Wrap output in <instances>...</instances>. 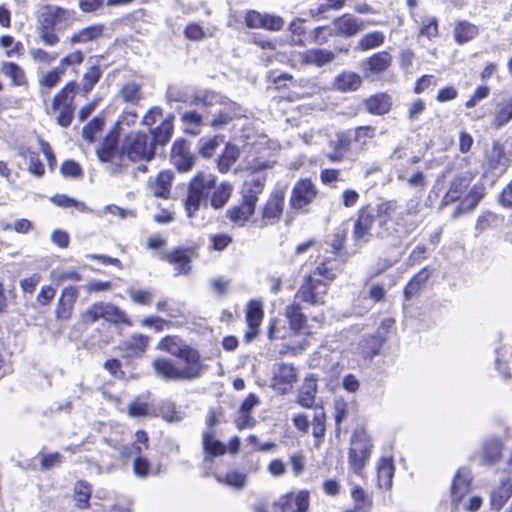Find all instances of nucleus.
Wrapping results in <instances>:
<instances>
[{
  "mask_svg": "<svg viewBox=\"0 0 512 512\" xmlns=\"http://www.w3.org/2000/svg\"><path fill=\"white\" fill-rule=\"evenodd\" d=\"M478 34V29L475 25L468 22H460L454 29L455 40L462 44L470 41Z\"/></svg>",
  "mask_w": 512,
  "mask_h": 512,
  "instance_id": "obj_48",
  "label": "nucleus"
},
{
  "mask_svg": "<svg viewBox=\"0 0 512 512\" xmlns=\"http://www.w3.org/2000/svg\"><path fill=\"white\" fill-rule=\"evenodd\" d=\"M179 360L183 381L199 379L208 370V365L204 363L200 353L192 347L186 350Z\"/></svg>",
  "mask_w": 512,
  "mask_h": 512,
  "instance_id": "obj_9",
  "label": "nucleus"
},
{
  "mask_svg": "<svg viewBox=\"0 0 512 512\" xmlns=\"http://www.w3.org/2000/svg\"><path fill=\"white\" fill-rule=\"evenodd\" d=\"M362 83L360 75L355 72L346 71L338 75L334 80V87L342 92L355 91Z\"/></svg>",
  "mask_w": 512,
  "mask_h": 512,
  "instance_id": "obj_33",
  "label": "nucleus"
},
{
  "mask_svg": "<svg viewBox=\"0 0 512 512\" xmlns=\"http://www.w3.org/2000/svg\"><path fill=\"white\" fill-rule=\"evenodd\" d=\"M351 498L356 509L360 512H370L373 506V498L362 487L354 485L351 490Z\"/></svg>",
  "mask_w": 512,
  "mask_h": 512,
  "instance_id": "obj_42",
  "label": "nucleus"
},
{
  "mask_svg": "<svg viewBox=\"0 0 512 512\" xmlns=\"http://www.w3.org/2000/svg\"><path fill=\"white\" fill-rule=\"evenodd\" d=\"M84 61V54L80 50H75L68 55L61 58L59 65L57 66L59 69H62V72L65 74L68 67L79 66Z\"/></svg>",
  "mask_w": 512,
  "mask_h": 512,
  "instance_id": "obj_59",
  "label": "nucleus"
},
{
  "mask_svg": "<svg viewBox=\"0 0 512 512\" xmlns=\"http://www.w3.org/2000/svg\"><path fill=\"white\" fill-rule=\"evenodd\" d=\"M239 151L234 145L227 144L219 158L218 166L221 172L227 171L237 161Z\"/></svg>",
  "mask_w": 512,
  "mask_h": 512,
  "instance_id": "obj_55",
  "label": "nucleus"
},
{
  "mask_svg": "<svg viewBox=\"0 0 512 512\" xmlns=\"http://www.w3.org/2000/svg\"><path fill=\"white\" fill-rule=\"evenodd\" d=\"M256 204L243 199L242 202L227 211L228 218L236 225L243 226L254 214Z\"/></svg>",
  "mask_w": 512,
  "mask_h": 512,
  "instance_id": "obj_25",
  "label": "nucleus"
},
{
  "mask_svg": "<svg viewBox=\"0 0 512 512\" xmlns=\"http://www.w3.org/2000/svg\"><path fill=\"white\" fill-rule=\"evenodd\" d=\"M483 189L481 187L473 186L468 195L461 201L460 205L453 213V217L459 216L462 212H469L473 210L483 197Z\"/></svg>",
  "mask_w": 512,
  "mask_h": 512,
  "instance_id": "obj_38",
  "label": "nucleus"
},
{
  "mask_svg": "<svg viewBox=\"0 0 512 512\" xmlns=\"http://www.w3.org/2000/svg\"><path fill=\"white\" fill-rule=\"evenodd\" d=\"M391 64V56L387 52H380L371 56L366 65L369 70L375 73L385 71Z\"/></svg>",
  "mask_w": 512,
  "mask_h": 512,
  "instance_id": "obj_50",
  "label": "nucleus"
},
{
  "mask_svg": "<svg viewBox=\"0 0 512 512\" xmlns=\"http://www.w3.org/2000/svg\"><path fill=\"white\" fill-rule=\"evenodd\" d=\"M371 449V440L365 433L353 434L349 449V467L355 474L362 475V471L370 458Z\"/></svg>",
  "mask_w": 512,
  "mask_h": 512,
  "instance_id": "obj_7",
  "label": "nucleus"
},
{
  "mask_svg": "<svg viewBox=\"0 0 512 512\" xmlns=\"http://www.w3.org/2000/svg\"><path fill=\"white\" fill-rule=\"evenodd\" d=\"M470 180L463 176H456L450 183L449 189L442 199V205L451 204L460 199L463 192L469 186Z\"/></svg>",
  "mask_w": 512,
  "mask_h": 512,
  "instance_id": "obj_31",
  "label": "nucleus"
},
{
  "mask_svg": "<svg viewBox=\"0 0 512 512\" xmlns=\"http://www.w3.org/2000/svg\"><path fill=\"white\" fill-rule=\"evenodd\" d=\"M66 14L67 11L61 7L44 5L40 8L37 16V26L54 28L57 24L62 22Z\"/></svg>",
  "mask_w": 512,
  "mask_h": 512,
  "instance_id": "obj_20",
  "label": "nucleus"
},
{
  "mask_svg": "<svg viewBox=\"0 0 512 512\" xmlns=\"http://www.w3.org/2000/svg\"><path fill=\"white\" fill-rule=\"evenodd\" d=\"M120 96L125 102L137 104L141 99L140 86L134 82L127 83L120 90Z\"/></svg>",
  "mask_w": 512,
  "mask_h": 512,
  "instance_id": "obj_57",
  "label": "nucleus"
},
{
  "mask_svg": "<svg viewBox=\"0 0 512 512\" xmlns=\"http://www.w3.org/2000/svg\"><path fill=\"white\" fill-rule=\"evenodd\" d=\"M471 485V475L467 469H459L453 479L451 487L452 502L457 505L462 498L469 492Z\"/></svg>",
  "mask_w": 512,
  "mask_h": 512,
  "instance_id": "obj_22",
  "label": "nucleus"
},
{
  "mask_svg": "<svg viewBox=\"0 0 512 512\" xmlns=\"http://www.w3.org/2000/svg\"><path fill=\"white\" fill-rule=\"evenodd\" d=\"M102 76V71L99 66H91L87 69V71L83 74L81 79V89L87 94L89 93L93 87L98 83Z\"/></svg>",
  "mask_w": 512,
  "mask_h": 512,
  "instance_id": "obj_51",
  "label": "nucleus"
},
{
  "mask_svg": "<svg viewBox=\"0 0 512 512\" xmlns=\"http://www.w3.org/2000/svg\"><path fill=\"white\" fill-rule=\"evenodd\" d=\"M104 25L94 24L80 29L70 37L71 44H85L95 41L102 37L104 32Z\"/></svg>",
  "mask_w": 512,
  "mask_h": 512,
  "instance_id": "obj_28",
  "label": "nucleus"
},
{
  "mask_svg": "<svg viewBox=\"0 0 512 512\" xmlns=\"http://www.w3.org/2000/svg\"><path fill=\"white\" fill-rule=\"evenodd\" d=\"M98 159L107 163V171L112 175L126 172L131 163L139 165L133 170L146 172L143 163L151 161L155 156L154 138L143 132H131L117 146V138L114 134L108 135L96 150Z\"/></svg>",
  "mask_w": 512,
  "mask_h": 512,
  "instance_id": "obj_1",
  "label": "nucleus"
},
{
  "mask_svg": "<svg viewBox=\"0 0 512 512\" xmlns=\"http://www.w3.org/2000/svg\"><path fill=\"white\" fill-rule=\"evenodd\" d=\"M50 201L55 205L63 208L74 207L81 212L87 210V207L83 202L77 201L76 199L68 197L64 194H56L50 198Z\"/></svg>",
  "mask_w": 512,
  "mask_h": 512,
  "instance_id": "obj_56",
  "label": "nucleus"
},
{
  "mask_svg": "<svg viewBox=\"0 0 512 512\" xmlns=\"http://www.w3.org/2000/svg\"><path fill=\"white\" fill-rule=\"evenodd\" d=\"M263 318L261 302L251 300L247 305L246 322L248 330L245 333V341L251 342L259 332V326Z\"/></svg>",
  "mask_w": 512,
  "mask_h": 512,
  "instance_id": "obj_18",
  "label": "nucleus"
},
{
  "mask_svg": "<svg viewBox=\"0 0 512 512\" xmlns=\"http://www.w3.org/2000/svg\"><path fill=\"white\" fill-rule=\"evenodd\" d=\"M385 41L383 32L374 31L363 35L355 47L356 50L367 51L381 46Z\"/></svg>",
  "mask_w": 512,
  "mask_h": 512,
  "instance_id": "obj_44",
  "label": "nucleus"
},
{
  "mask_svg": "<svg viewBox=\"0 0 512 512\" xmlns=\"http://www.w3.org/2000/svg\"><path fill=\"white\" fill-rule=\"evenodd\" d=\"M335 59V54L327 49H309L299 53V60L304 65L323 67Z\"/></svg>",
  "mask_w": 512,
  "mask_h": 512,
  "instance_id": "obj_21",
  "label": "nucleus"
},
{
  "mask_svg": "<svg viewBox=\"0 0 512 512\" xmlns=\"http://www.w3.org/2000/svg\"><path fill=\"white\" fill-rule=\"evenodd\" d=\"M217 480L220 483H226L229 486L242 489L246 484V475L233 470L227 472L224 478L218 476Z\"/></svg>",
  "mask_w": 512,
  "mask_h": 512,
  "instance_id": "obj_61",
  "label": "nucleus"
},
{
  "mask_svg": "<svg viewBox=\"0 0 512 512\" xmlns=\"http://www.w3.org/2000/svg\"><path fill=\"white\" fill-rule=\"evenodd\" d=\"M0 47L6 49L5 54L7 57H12L19 53L22 48V43L16 41L14 37L10 35H3L0 37Z\"/></svg>",
  "mask_w": 512,
  "mask_h": 512,
  "instance_id": "obj_63",
  "label": "nucleus"
},
{
  "mask_svg": "<svg viewBox=\"0 0 512 512\" xmlns=\"http://www.w3.org/2000/svg\"><path fill=\"white\" fill-rule=\"evenodd\" d=\"M158 257L173 264L178 274H189L191 270V257L186 250L174 249L170 252H161Z\"/></svg>",
  "mask_w": 512,
  "mask_h": 512,
  "instance_id": "obj_19",
  "label": "nucleus"
},
{
  "mask_svg": "<svg viewBox=\"0 0 512 512\" xmlns=\"http://www.w3.org/2000/svg\"><path fill=\"white\" fill-rule=\"evenodd\" d=\"M285 194L286 188L283 186H277L272 190L260 210V227L274 225L280 221L284 209Z\"/></svg>",
  "mask_w": 512,
  "mask_h": 512,
  "instance_id": "obj_8",
  "label": "nucleus"
},
{
  "mask_svg": "<svg viewBox=\"0 0 512 512\" xmlns=\"http://www.w3.org/2000/svg\"><path fill=\"white\" fill-rule=\"evenodd\" d=\"M317 196V189L309 179L299 180L293 187L290 205L294 209H302L313 202Z\"/></svg>",
  "mask_w": 512,
  "mask_h": 512,
  "instance_id": "obj_13",
  "label": "nucleus"
},
{
  "mask_svg": "<svg viewBox=\"0 0 512 512\" xmlns=\"http://www.w3.org/2000/svg\"><path fill=\"white\" fill-rule=\"evenodd\" d=\"M298 380L297 369L286 363H279L273 371L271 387L281 395L287 394Z\"/></svg>",
  "mask_w": 512,
  "mask_h": 512,
  "instance_id": "obj_11",
  "label": "nucleus"
},
{
  "mask_svg": "<svg viewBox=\"0 0 512 512\" xmlns=\"http://www.w3.org/2000/svg\"><path fill=\"white\" fill-rule=\"evenodd\" d=\"M173 174L170 171L160 172L153 183L151 184V191L156 197L168 198L172 184Z\"/></svg>",
  "mask_w": 512,
  "mask_h": 512,
  "instance_id": "obj_34",
  "label": "nucleus"
},
{
  "mask_svg": "<svg viewBox=\"0 0 512 512\" xmlns=\"http://www.w3.org/2000/svg\"><path fill=\"white\" fill-rule=\"evenodd\" d=\"M0 73L11 80L13 86H24L27 84L25 71L14 62L2 61Z\"/></svg>",
  "mask_w": 512,
  "mask_h": 512,
  "instance_id": "obj_27",
  "label": "nucleus"
},
{
  "mask_svg": "<svg viewBox=\"0 0 512 512\" xmlns=\"http://www.w3.org/2000/svg\"><path fill=\"white\" fill-rule=\"evenodd\" d=\"M172 132L173 123L171 120L166 119L150 135L154 138L155 146L156 144L165 145L172 137Z\"/></svg>",
  "mask_w": 512,
  "mask_h": 512,
  "instance_id": "obj_53",
  "label": "nucleus"
},
{
  "mask_svg": "<svg viewBox=\"0 0 512 512\" xmlns=\"http://www.w3.org/2000/svg\"><path fill=\"white\" fill-rule=\"evenodd\" d=\"M148 338L142 334H135L122 342L120 349L126 357H139L147 347Z\"/></svg>",
  "mask_w": 512,
  "mask_h": 512,
  "instance_id": "obj_26",
  "label": "nucleus"
},
{
  "mask_svg": "<svg viewBox=\"0 0 512 512\" xmlns=\"http://www.w3.org/2000/svg\"><path fill=\"white\" fill-rule=\"evenodd\" d=\"M102 318L100 302L94 303L81 314V322L89 325Z\"/></svg>",
  "mask_w": 512,
  "mask_h": 512,
  "instance_id": "obj_64",
  "label": "nucleus"
},
{
  "mask_svg": "<svg viewBox=\"0 0 512 512\" xmlns=\"http://www.w3.org/2000/svg\"><path fill=\"white\" fill-rule=\"evenodd\" d=\"M232 185L228 182H222L218 186L214 185L211 195V205L215 209L222 208L229 200L232 193Z\"/></svg>",
  "mask_w": 512,
  "mask_h": 512,
  "instance_id": "obj_41",
  "label": "nucleus"
},
{
  "mask_svg": "<svg viewBox=\"0 0 512 512\" xmlns=\"http://www.w3.org/2000/svg\"><path fill=\"white\" fill-rule=\"evenodd\" d=\"M326 415L322 408L315 410L312 422V434L316 439V445L322 441L326 431Z\"/></svg>",
  "mask_w": 512,
  "mask_h": 512,
  "instance_id": "obj_54",
  "label": "nucleus"
},
{
  "mask_svg": "<svg viewBox=\"0 0 512 512\" xmlns=\"http://www.w3.org/2000/svg\"><path fill=\"white\" fill-rule=\"evenodd\" d=\"M395 473L394 461L390 457H382L377 464L378 487L384 490L392 488Z\"/></svg>",
  "mask_w": 512,
  "mask_h": 512,
  "instance_id": "obj_24",
  "label": "nucleus"
},
{
  "mask_svg": "<svg viewBox=\"0 0 512 512\" xmlns=\"http://www.w3.org/2000/svg\"><path fill=\"white\" fill-rule=\"evenodd\" d=\"M104 125V119L101 117H95L82 130V137L89 143H92L95 139V135L99 132Z\"/></svg>",
  "mask_w": 512,
  "mask_h": 512,
  "instance_id": "obj_60",
  "label": "nucleus"
},
{
  "mask_svg": "<svg viewBox=\"0 0 512 512\" xmlns=\"http://www.w3.org/2000/svg\"><path fill=\"white\" fill-rule=\"evenodd\" d=\"M155 374L165 381H183L180 364L169 358L159 357L152 362Z\"/></svg>",
  "mask_w": 512,
  "mask_h": 512,
  "instance_id": "obj_17",
  "label": "nucleus"
},
{
  "mask_svg": "<svg viewBox=\"0 0 512 512\" xmlns=\"http://www.w3.org/2000/svg\"><path fill=\"white\" fill-rule=\"evenodd\" d=\"M203 448L206 454V459L208 456H220L226 452L225 445L214 439V431H207L203 435Z\"/></svg>",
  "mask_w": 512,
  "mask_h": 512,
  "instance_id": "obj_43",
  "label": "nucleus"
},
{
  "mask_svg": "<svg viewBox=\"0 0 512 512\" xmlns=\"http://www.w3.org/2000/svg\"><path fill=\"white\" fill-rule=\"evenodd\" d=\"M391 105V98L385 93L375 94L365 101L367 111L374 115L388 113L391 109Z\"/></svg>",
  "mask_w": 512,
  "mask_h": 512,
  "instance_id": "obj_30",
  "label": "nucleus"
},
{
  "mask_svg": "<svg viewBox=\"0 0 512 512\" xmlns=\"http://www.w3.org/2000/svg\"><path fill=\"white\" fill-rule=\"evenodd\" d=\"M286 317L289 320L290 327L293 330H300L306 323V317L298 304H291L286 307Z\"/></svg>",
  "mask_w": 512,
  "mask_h": 512,
  "instance_id": "obj_49",
  "label": "nucleus"
},
{
  "mask_svg": "<svg viewBox=\"0 0 512 512\" xmlns=\"http://www.w3.org/2000/svg\"><path fill=\"white\" fill-rule=\"evenodd\" d=\"M392 210V203L385 202L377 206L376 211L369 207L361 208L358 211L357 219L354 222L353 237L356 242L367 243L376 234V223L380 225L386 222L389 212Z\"/></svg>",
  "mask_w": 512,
  "mask_h": 512,
  "instance_id": "obj_4",
  "label": "nucleus"
},
{
  "mask_svg": "<svg viewBox=\"0 0 512 512\" xmlns=\"http://www.w3.org/2000/svg\"><path fill=\"white\" fill-rule=\"evenodd\" d=\"M502 452V442L498 438H493L484 443L482 449V461L484 464L492 465L496 463Z\"/></svg>",
  "mask_w": 512,
  "mask_h": 512,
  "instance_id": "obj_37",
  "label": "nucleus"
},
{
  "mask_svg": "<svg viewBox=\"0 0 512 512\" xmlns=\"http://www.w3.org/2000/svg\"><path fill=\"white\" fill-rule=\"evenodd\" d=\"M63 76L62 69L58 67L41 72L38 79L41 93H48L56 87L61 82Z\"/></svg>",
  "mask_w": 512,
  "mask_h": 512,
  "instance_id": "obj_35",
  "label": "nucleus"
},
{
  "mask_svg": "<svg viewBox=\"0 0 512 512\" xmlns=\"http://www.w3.org/2000/svg\"><path fill=\"white\" fill-rule=\"evenodd\" d=\"M91 487L87 482L78 481L74 487V499L79 508H87L91 497Z\"/></svg>",
  "mask_w": 512,
  "mask_h": 512,
  "instance_id": "obj_52",
  "label": "nucleus"
},
{
  "mask_svg": "<svg viewBox=\"0 0 512 512\" xmlns=\"http://www.w3.org/2000/svg\"><path fill=\"white\" fill-rule=\"evenodd\" d=\"M308 508L309 493L304 490L284 494L273 503V512H308Z\"/></svg>",
  "mask_w": 512,
  "mask_h": 512,
  "instance_id": "obj_12",
  "label": "nucleus"
},
{
  "mask_svg": "<svg viewBox=\"0 0 512 512\" xmlns=\"http://www.w3.org/2000/svg\"><path fill=\"white\" fill-rule=\"evenodd\" d=\"M37 33L39 36L40 41L45 46H55L59 43L60 38L59 36L54 32V28H48V27H40L37 26Z\"/></svg>",
  "mask_w": 512,
  "mask_h": 512,
  "instance_id": "obj_62",
  "label": "nucleus"
},
{
  "mask_svg": "<svg viewBox=\"0 0 512 512\" xmlns=\"http://www.w3.org/2000/svg\"><path fill=\"white\" fill-rule=\"evenodd\" d=\"M377 22L364 21L352 14H343L332 22L331 35L353 37L365 29L366 25H375Z\"/></svg>",
  "mask_w": 512,
  "mask_h": 512,
  "instance_id": "obj_10",
  "label": "nucleus"
},
{
  "mask_svg": "<svg viewBox=\"0 0 512 512\" xmlns=\"http://www.w3.org/2000/svg\"><path fill=\"white\" fill-rule=\"evenodd\" d=\"M76 89L77 83L75 81L68 82L53 96L50 106L46 108V113L54 117L61 127L67 128L73 121Z\"/></svg>",
  "mask_w": 512,
  "mask_h": 512,
  "instance_id": "obj_5",
  "label": "nucleus"
},
{
  "mask_svg": "<svg viewBox=\"0 0 512 512\" xmlns=\"http://www.w3.org/2000/svg\"><path fill=\"white\" fill-rule=\"evenodd\" d=\"M245 23L249 28H262L270 31H278L284 26L282 17L273 14H262L257 11H249L245 16Z\"/></svg>",
  "mask_w": 512,
  "mask_h": 512,
  "instance_id": "obj_15",
  "label": "nucleus"
},
{
  "mask_svg": "<svg viewBox=\"0 0 512 512\" xmlns=\"http://www.w3.org/2000/svg\"><path fill=\"white\" fill-rule=\"evenodd\" d=\"M335 277L336 273L329 263H322L304 278L295 297L311 305H322L324 304L328 285Z\"/></svg>",
  "mask_w": 512,
  "mask_h": 512,
  "instance_id": "obj_3",
  "label": "nucleus"
},
{
  "mask_svg": "<svg viewBox=\"0 0 512 512\" xmlns=\"http://www.w3.org/2000/svg\"><path fill=\"white\" fill-rule=\"evenodd\" d=\"M192 104L200 105L207 110V113L212 116L208 123L216 129L224 127L233 118L242 115L240 106L215 92L197 95Z\"/></svg>",
  "mask_w": 512,
  "mask_h": 512,
  "instance_id": "obj_2",
  "label": "nucleus"
},
{
  "mask_svg": "<svg viewBox=\"0 0 512 512\" xmlns=\"http://www.w3.org/2000/svg\"><path fill=\"white\" fill-rule=\"evenodd\" d=\"M74 297V290L72 288L63 291L59 299V307L56 309V315L59 319H68L70 317Z\"/></svg>",
  "mask_w": 512,
  "mask_h": 512,
  "instance_id": "obj_47",
  "label": "nucleus"
},
{
  "mask_svg": "<svg viewBox=\"0 0 512 512\" xmlns=\"http://www.w3.org/2000/svg\"><path fill=\"white\" fill-rule=\"evenodd\" d=\"M224 142V137L216 135L213 137H203L199 140V153L205 158L214 155L216 149Z\"/></svg>",
  "mask_w": 512,
  "mask_h": 512,
  "instance_id": "obj_46",
  "label": "nucleus"
},
{
  "mask_svg": "<svg viewBox=\"0 0 512 512\" xmlns=\"http://www.w3.org/2000/svg\"><path fill=\"white\" fill-rule=\"evenodd\" d=\"M102 318L111 323L130 324L126 314L111 303L100 302Z\"/></svg>",
  "mask_w": 512,
  "mask_h": 512,
  "instance_id": "obj_45",
  "label": "nucleus"
},
{
  "mask_svg": "<svg viewBox=\"0 0 512 512\" xmlns=\"http://www.w3.org/2000/svg\"><path fill=\"white\" fill-rule=\"evenodd\" d=\"M503 160L504 149L499 143L495 142L486 154L485 166L488 170L501 174L505 170V163Z\"/></svg>",
  "mask_w": 512,
  "mask_h": 512,
  "instance_id": "obj_32",
  "label": "nucleus"
},
{
  "mask_svg": "<svg viewBox=\"0 0 512 512\" xmlns=\"http://www.w3.org/2000/svg\"><path fill=\"white\" fill-rule=\"evenodd\" d=\"M430 277V273L426 268L420 270L406 285L404 295L406 299H410L417 295L425 286Z\"/></svg>",
  "mask_w": 512,
  "mask_h": 512,
  "instance_id": "obj_40",
  "label": "nucleus"
},
{
  "mask_svg": "<svg viewBox=\"0 0 512 512\" xmlns=\"http://www.w3.org/2000/svg\"><path fill=\"white\" fill-rule=\"evenodd\" d=\"M317 377L314 374L307 376L297 395V403L304 408H312L317 393Z\"/></svg>",
  "mask_w": 512,
  "mask_h": 512,
  "instance_id": "obj_23",
  "label": "nucleus"
},
{
  "mask_svg": "<svg viewBox=\"0 0 512 512\" xmlns=\"http://www.w3.org/2000/svg\"><path fill=\"white\" fill-rule=\"evenodd\" d=\"M382 340L376 335H370L364 340V344L360 347V353L365 357H373L380 349Z\"/></svg>",
  "mask_w": 512,
  "mask_h": 512,
  "instance_id": "obj_58",
  "label": "nucleus"
},
{
  "mask_svg": "<svg viewBox=\"0 0 512 512\" xmlns=\"http://www.w3.org/2000/svg\"><path fill=\"white\" fill-rule=\"evenodd\" d=\"M171 161L181 172L189 171L193 167L195 156L185 140L174 142L171 150Z\"/></svg>",
  "mask_w": 512,
  "mask_h": 512,
  "instance_id": "obj_16",
  "label": "nucleus"
},
{
  "mask_svg": "<svg viewBox=\"0 0 512 512\" xmlns=\"http://www.w3.org/2000/svg\"><path fill=\"white\" fill-rule=\"evenodd\" d=\"M511 496L512 480L507 478L503 480L501 484L491 493L490 504L492 509L500 510Z\"/></svg>",
  "mask_w": 512,
  "mask_h": 512,
  "instance_id": "obj_29",
  "label": "nucleus"
},
{
  "mask_svg": "<svg viewBox=\"0 0 512 512\" xmlns=\"http://www.w3.org/2000/svg\"><path fill=\"white\" fill-rule=\"evenodd\" d=\"M158 348L179 359L191 346L185 344L177 336H167L160 341Z\"/></svg>",
  "mask_w": 512,
  "mask_h": 512,
  "instance_id": "obj_36",
  "label": "nucleus"
},
{
  "mask_svg": "<svg viewBox=\"0 0 512 512\" xmlns=\"http://www.w3.org/2000/svg\"><path fill=\"white\" fill-rule=\"evenodd\" d=\"M512 119V95L501 100L495 110L494 125L502 127Z\"/></svg>",
  "mask_w": 512,
  "mask_h": 512,
  "instance_id": "obj_39",
  "label": "nucleus"
},
{
  "mask_svg": "<svg viewBox=\"0 0 512 512\" xmlns=\"http://www.w3.org/2000/svg\"><path fill=\"white\" fill-rule=\"evenodd\" d=\"M216 184V176L210 172L200 171L190 181L188 194L185 201V209L191 217L201 203L207 199Z\"/></svg>",
  "mask_w": 512,
  "mask_h": 512,
  "instance_id": "obj_6",
  "label": "nucleus"
},
{
  "mask_svg": "<svg viewBox=\"0 0 512 512\" xmlns=\"http://www.w3.org/2000/svg\"><path fill=\"white\" fill-rule=\"evenodd\" d=\"M267 180V174L263 170L252 171L245 179L242 187V198L254 204L258 202Z\"/></svg>",
  "mask_w": 512,
  "mask_h": 512,
  "instance_id": "obj_14",
  "label": "nucleus"
}]
</instances>
